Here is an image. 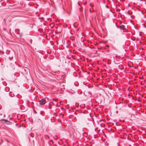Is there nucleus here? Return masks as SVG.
Listing matches in <instances>:
<instances>
[{"label": "nucleus", "instance_id": "20e7f679", "mask_svg": "<svg viewBox=\"0 0 146 146\" xmlns=\"http://www.w3.org/2000/svg\"><path fill=\"white\" fill-rule=\"evenodd\" d=\"M12 92H11L9 93V95L11 97H13L14 96V94H12Z\"/></svg>", "mask_w": 146, "mask_h": 146}, {"label": "nucleus", "instance_id": "f03ea898", "mask_svg": "<svg viewBox=\"0 0 146 146\" xmlns=\"http://www.w3.org/2000/svg\"><path fill=\"white\" fill-rule=\"evenodd\" d=\"M46 102V100L44 99H43L40 101L39 104L41 105H44Z\"/></svg>", "mask_w": 146, "mask_h": 146}, {"label": "nucleus", "instance_id": "39448f33", "mask_svg": "<svg viewBox=\"0 0 146 146\" xmlns=\"http://www.w3.org/2000/svg\"><path fill=\"white\" fill-rule=\"evenodd\" d=\"M5 115H4V117H5Z\"/></svg>", "mask_w": 146, "mask_h": 146}, {"label": "nucleus", "instance_id": "f257e3e1", "mask_svg": "<svg viewBox=\"0 0 146 146\" xmlns=\"http://www.w3.org/2000/svg\"><path fill=\"white\" fill-rule=\"evenodd\" d=\"M1 122L3 123H5L6 125H10L12 124V123L7 120L5 119H1L0 120Z\"/></svg>", "mask_w": 146, "mask_h": 146}, {"label": "nucleus", "instance_id": "0eeeda50", "mask_svg": "<svg viewBox=\"0 0 146 146\" xmlns=\"http://www.w3.org/2000/svg\"><path fill=\"white\" fill-rule=\"evenodd\" d=\"M129 4H128V6H129Z\"/></svg>", "mask_w": 146, "mask_h": 146}, {"label": "nucleus", "instance_id": "423d86ee", "mask_svg": "<svg viewBox=\"0 0 146 146\" xmlns=\"http://www.w3.org/2000/svg\"><path fill=\"white\" fill-rule=\"evenodd\" d=\"M18 31H20V30H19V29H18Z\"/></svg>", "mask_w": 146, "mask_h": 146}, {"label": "nucleus", "instance_id": "6e6552de", "mask_svg": "<svg viewBox=\"0 0 146 146\" xmlns=\"http://www.w3.org/2000/svg\"><path fill=\"white\" fill-rule=\"evenodd\" d=\"M18 33V34H20V33Z\"/></svg>", "mask_w": 146, "mask_h": 146}, {"label": "nucleus", "instance_id": "f8f14e48", "mask_svg": "<svg viewBox=\"0 0 146 146\" xmlns=\"http://www.w3.org/2000/svg\"><path fill=\"white\" fill-rule=\"evenodd\" d=\"M90 5H91V4H90Z\"/></svg>", "mask_w": 146, "mask_h": 146}, {"label": "nucleus", "instance_id": "9b49d317", "mask_svg": "<svg viewBox=\"0 0 146 146\" xmlns=\"http://www.w3.org/2000/svg\"><path fill=\"white\" fill-rule=\"evenodd\" d=\"M129 146H131V145H129Z\"/></svg>", "mask_w": 146, "mask_h": 146}, {"label": "nucleus", "instance_id": "7ed1b4c3", "mask_svg": "<svg viewBox=\"0 0 146 146\" xmlns=\"http://www.w3.org/2000/svg\"><path fill=\"white\" fill-rule=\"evenodd\" d=\"M119 28L121 29L124 30L125 29V26L123 25H122L120 26Z\"/></svg>", "mask_w": 146, "mask_h": 146}, {"label": "nucleus", "instance_id": "1a4fd4ad", "mask_svg": "<svg viewBox=\"0 0 146 146\" xmlns=\"http://www.w3.org/2000/svg\"><path fill=\"white\" fill-rule=\"evenodd\" d=\"M78 3H79V4L80 3H79V2H78Z\"/></svg>", "mask_w": 146, "mask_h": 146}, {"label": "nucleus", "instance_id": "9d476101", "mask_svg": "<svg viewBox=\"0 0 146 146\" xmlns=\"http://www.w3.org/2000/svg\"><path fill=\"white\" fill-rule=\"evenodd\" d=\"M90 11L91 12V10H90Z\"/></svg>", "mask_w": 146, "mask_h": 146}]
</instances>
